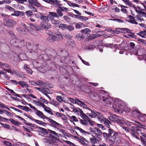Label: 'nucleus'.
<instances>
[{
	"label": "nucleus",
	"instance_id": "nucleus-22",
	"mask_svg": "<svg viewBox=\"0 0 146 146\" xmlns=\"http://www.w3.org/2000/svg\"><path fill=\"white\" fill-rule=\"evenodd\" d=\"M116 122H117L121 125H123L124 123V121L123 118L121 117H117L116 119Z\"/></svg>",
	"mask_w": 146,
	"mask_h": 146
},
{
	"label": "nucleus",
	"instance_id": "nucleus-14",
	"mask_svg": "<svg viewBox=\"0 0 146 146\" xmlns=\"http://www.w3.org/2000/svg\"><path fill=\"white\" fill-rule=\"evenodd\" d=\"M13 13H12L11 15L12 16H15L17 17H18L19 16H23L24 15V13L23 12L16 11H15H15L13 12Z\"/></svg>",
	"mask_w": 146,
	"mask_h": 146
},
{
	"label": "nucleus",
	"instance_id": "nucleus-50",
	"mask_svg": "<svg viewBox=\"0 0 146 146\" xmlns=\"http://www.w3.org/2000/svg\"><path fill=\"white\" fill-rule=\"evenodd\" d=\"M68 117L70 119H72L73 120V121H74L77 122L78 121V120L77 119V118L75 116H69Z\"/></svg>",
	"mask_w": 146,
	"mask_h": 146
},
{
	"label": "nucleus",
	"instance_id": "nucleus-45",
	"mask_svg": "<svg viewBox=\"0 0 146 146\" xmlns=\"http://www.w3.org/2000/svg\"><path fill=\"white\" fill-rule=\"evenodd\" d=\"M60 133L59 135L61 137H63L65 135L66 132L65 130L61 129L59 131Z\"/></svg>",
	"mask_w": 146,
	"mask_h": 146
},
{
	"label": "nucleus",
	"instance_id": "nucleus-52",
	"mask_svg": "<svg viewBox=\"0 0 146 146\" xmlns=\"http://www.w3.org/2000/svg\"><path fill=\"white\" fill-rule=\"evenodd\" d=\"M116 116L115 117H112L111 116H109L108 119L110 121L114 122H116Z\"/></svg>",
	"mask_w": 146,
	"mask_h": 146
},
{
	"label": "nucleus",
	"instance_id": "nucleus-58",
	"mask_svg": "<svg viewBox=\"0 0 146 146\" xmlns=\"http://www.w3.org/2000/svg\"><path fill=\"white\" fill-rule=\"evenodd\" d=\"M80 110H81L80 108H78V110L77 109L74 108L73 109V111L74 113H77L79 115L80 114L79 113H80Z\"/></svg>",
	"mask_w": 146,
	"mask_h": 146
},
{
	"label": "nucleus",
	"instance_id": "nucleus-5",
	"mask_svg": "<svg viewBox=\"0 0 146 146\" xmlns=\"http://www.w3.org/2000/svg\"><path fill=\"white\" fill-rule=\"evenodd\" d=\"M118 136V133H114L113 135L108 137L109 139L113 142L117 143L120 141V139H117Z\"/></svg>",
	"mask_w": 146,
	"mask_h": 146
},
{
	"label": "nucleus",
	"instance_id": "nucleus-51",
	"mask_svg": "<svg viewBox=\"0 0 146 146\" xmlns=\"http://www.w3.org/2000/svg\"><path fill=\"white\" fill-rule=\"evenodd\" d=\"M38 128L41 130V131H42V132H41L42 133L46 134V133H47V130L46 129H45L44 128H43L42 127H39Z\"/></svg>",
	"mask_w": 146,
	"mask_h": 146
},
{
	"label": "nucleus",
	"instance_id": "nucleus-57",
	"mask_svg": "<svg viewBox=\"0 0 146 146\" xmlns=\"http://www.w3.org/2000/svg\"><path fill=\"white\" fill-rule=\"evenodd\" d=\"M96 34H92L90 35L89 37V40H93L96 38Z\"/></svg>",
	"mask_w": 146,
	"mask_h": 146
},
{
	"label": "nucleus",
	"instance_id": "nucleus-34",
	"mask_svg": "<svg viewBox=\"0 0 146 146\" xmlns=\"http://www.w3.org/2000/svg\"><path fill=\"white\" fill-rule=\"evenodd\" d=\"M85 140V138L83 137H80V139H79V141L83 145L87 146L88 144L86 143Z\"/></svg>",
	"mask_w": 146,
	"mask_h": 146
},
{
	"label": "nucleus",
	"instance_id": "nucleus-41",
	"mask_svg": "<svg viewBox=\"0 0 146 146\" xmlns=\"http://www.w3.org/2000/svg\"><path fill=\"white\" fill-rule=\"evenodd\" d=\"M50 103L54 106L57 107L60 105V103L57 102L56 100H53Z\"/></svg>",
	"mask_w": 146,
	"mask_h": 146
},
{
	"label": "nucleus",
	"instance_id": "nucleus-6",
	"mask_svg": "<svg viewBox=\"0 0 146 146\" xmlns=\"http://www.w3.org/2000/svg\"><path fill=\"white\" fill-rule=\"evenodd\" d=\"M4 23L5 26L11 28L13 27L14 21L11 19H4Z\"/></svg>",
	"mask_w": 146,
	"mask_h": 146
},
{
	"label": "nucleus",
	"instance_id": "nucleus-56",
	"mask_svg": "<svg viewBox=\"0 0 146 146\" xmlns=\"http://www.w3.org/2000/svg\"><path fill=\"white\" fill-rule=\"evenodd\" d=\"M34 27L38 31H40L42 29V27L39 25H35V26H34Z\"/></svg>",
	"mask_w": 146,
	"mask_h": 146
},
{
	"label": "nucleus",
	"instance_id": "nucleus-64",
	"mask_svg": "<svg viewBox=\"0 0 146 146\" xmlns=\"http://www.w3.org/2000/svg\"><path fill=\"white\" fill-rule=\"evenodd\" d=\"M57 100L60 102L61 103L63 101L62 98L60 96H58L56 97Z\"/></svg>",
	"mask_w": 146,
	"mask_h": 146
},
{
	"label": "nucleus",
	"instance_id": "nucleus-11",
	"mask_svg": "<svg viewBox=\"0 0 146 146\" xmlns=\"http://www.w3.org/2000/svg\"><path fill=\"white\" fill-rule=\"evenodd\" d=\"M40 24L44 29H48L51 27V24L48 22H41Z\"/></svg>",
	"mask_w": 146,
	"mask_h": 146
},
{
	"label": "nucleus",
	"instance_id": "nucleus-7",
	"mask_svg": "<svg viewBox=\"0 0 146 146\" xmlns=\"http://www.w3.org/2000/svg\"><path fill=\"white\" fill-rule=\"evenodd\" d=\"M29 82L31 85L36 86L38 85L40 87H43L44 86L45 84L42 81L39 80L38 82H35L33 80L29 81Z\"/></svg>",
	"mask_w": 146,
	"mask_h": 146
},
{
	"label": "nucleus",
	"instance_id": "nucleus-47",
	"mask_svg": "<svg viewBox=\"0 0 146 146\" xmlns=\"http://www.w3.org/2000/svg\"><path fill=\"white\" fill-rule=\"evenodd\" d=\"M9 120L11 122L16 125H18L20 124V122L15 121L12 119H9Z\"/></svg>",
	"mask_w": 146,
	"mask_h": 146
},
{
	"label": "nucleus",
	"instance_id": "nucleus-48",
	"mask_svg": "<svg viewBox=\"0 0 146 146\" xmlns=\"http://www.w3.org/2000/svg\"><path fill=\"white\" fill-rule=\"evenodd\" d=\"M74 27L71 25H68L67 28L66 29H67L69 31H71L74 30Z\"/></svg>",
	"mask_w": 146,
	"mask_h": 146
},
{
	"label": "nucleus",
	"instance_id": "nucleus-49",
	"mask_svg": "<svg viewBox=\"0 0 146 146\" xmlns=\"http://www.w3.org/2000/svg\"><path fill=\"white\" fill-rule=\"evenodd\" d=\"M140 138L142 143L146 146V139L143 137L140 136Z\"/></svg>",
	"mask_w": 146,
	"mask_h": 146
},
{
	"label": "nucleus",
	"instance_id": "nucleus-2",
	"mask_svg": "<svg viewBox=\"0 0 146 146\" xmlns=\"http://www.w3.org/2000/svg\"><path fill=\"white\" fill-rule=\"evenodd\" d=\"M91 137H90L89 141L92 145L98 143L102 140V139L93 134L91 135Z\"/></svg>",
	"mask_w": 146,
	"mask_h": 146
},
{
	"label": "nucleus",
	"instance_id": "nucleus-19",
	"mask_svg": "<svg viewBox=\"0 0 146 146\" xmlns=\"http://www.w3.org/2000/svg\"><path fill=\"white\" fill-rule=\"evenodd\" d=\"M51 23L54 26L59 27V26L61 23L58 20H51Z\"/></svg>",
	"mask_w": 146,
	"mask_h": 146
},
{
	"label": "nucleus",
	"instance_id": "nucleus-26",
	"mask_svg": "<svg viewBox=\"0 0 146 146\" xmlns=\"http://www.w3.org/2000/svg\"><path fill=\"white\" fill-rule=\"evenodd\" d=\"M24 68L25 69L27 72L30 74H32L33 73V71L28 66L27 64H25L24 66Z\"/></svg>",
	"mask_w": 146,
	"mask_h": 146
},
{
	"label": "nucleus",
	"instance_id": "nucleus-46",
	"mask_svg": "<svg viewBox=\"0 0 146 146\" xmlns=\"http://www.w3.org/2000/svg\"><path fill=\"white\" fill-rule=\"evenodd\" d=\"M145 33V31H141L137 33V34L141 37H144L146 35Z\"/></svg>",
	"mask_w": 146,
	"mask_h": 146
},
{
	"label": "nucleus",
	"instance_id": "nucleus-59",
	"mask_svg": "<svg viewBox=\"0 0 146 146\" xmlns=\"http://www.w3.org/2000/svg\"><path fill=\"white\" fill-rule=\"evenodd\" d=\"M29 7L31 11L34 12L37 11V9L35 7L31 5H30L29 6Z\"/></svg>",
	"mask_w": 146,
	"mask_h": 146
},
{
	"label": "nucleus",
	"instance_id": "nucleus-27",
	"mask_svg": "<svg viewBox=\"0 0 146 146\" xmlns=\"http://www.w3.org/2000/svg\"><path fill=\"white\" fill-rule=\"evenodd\" d=\"M41 19L42 21V22H48L49 21V19L48 16H46L44 15L43 14L42 16Z\"/></svg>",
	"mask_w": 146,
	"mask_h": 146
},
{
	"label": "nucleus",
	"instance_id": "nucleus-3",
	"mask_svg": "<svg viewBox=\"0 0 146 146\" xmlns=\"http://www.w3.org/2000/svg\"><path fill=\"white\" fill-rule=\"evenodd\" d=\"M19 26L20 27L17 28V31L21 33L26 34V31L28 29L27 26L23 23H21Z\"/></svg>",
	"mask_w": 146,
	"mask_h": 146
},
{
	"label": "nucleus",
	"instance_id": "nucleus-25",
	"mask_svg": "<svg viewBox=\"0 0 146 146\" xmlns=\"http://www.w3.org/2000/svg\"><path fill=\"white\" fill-rule=\"evenodd\" d=\"M80 33L83 34L88 35L91 33L90 30L88 28H86L80 31Z\"/></svg>",
	"mask_w": 146,
	"mask_h": 146
},
{
	"label": "nucleus",
	"instance_id": "nucleus-62",
	"mask_svg": "<svg viewBox=\"0 0 146 146\" xmlns=\"http://www.w3.org/2000/svg\"><path fill=\"white\" fill-rule=\"evenodd\" d=\"M83 103V102H82L79 100L77 99H75V103H76L77 104L81 106L82 104Z\"/></svg>",
	"mask_w": 146,
	"mask_h": 146
},
{
	"label": "nucleus",
	"instance_id": "nucleus-39",
	"mask_svg": "<svg viewBox=\"0 0 146 146\" xmlns=\"http://www.w3.org/2000/svg\"><path fill=\"white\" fill-rule=\"evenodd\" d=\"M104 121L105 124L106 126L108 128L110 127V124H111V122L107 119H104Z\"/></svg>",
	"mask_w": 146,
	"mask_h": 146
},
{
	"label": "nucleus",
	"instance_id": "nucleus-60",
	"mask_svg": "<svg viewBox=\"0 0 146 146\" xmlns=\"http://www.w3.org/2000/svg\"><path fill=\"white\" fill-rule=\"evenodd\" d=\"M42 15L43 14H42L41 13H35V16L36 18H40L41 19Z\"/></svg>",
	"mask_w": 146,
	"mask_h": 146
},
{
	"label": "nucleus",
	"instance_id": "nucleus-33",
	"mask_svg": "<svg viewBox=\"0 0 146 146\" xmlns=\"http://www.w3.org/2000/svg\"><path fill=\"white\" fill-rule=\"evenodd\" d=\"M74 128L76 130H78L83 135H85L86 131L81 128L75 126L74 127Z\"/></svg>",
	"mask_w": 146,
	"mask_h": 146
},
{
	"label": "nucleus",
	"instance_id": "nucleus-31",
	"mask_svg": "<svg viewBox=\"0 0 146 146\" xmlns=\"http://www.w3.org/2000/svg\"><path fill=\"white\" fill-rule=\"evenodd\" d=\"M14 73L18 77L21 78H23L24 77V76L23 74L19 73L17 70L13 71Z\"/></svg>",
	"mask_w": 146,
	"mask_h": 146
},
{
	"label": "nucleus",
	"instance_id": "nucleus-8",
	"mask_svg": "<svg viewBox=\"0 0 146 146\" xmlns=\"http://www.w3.org/2000/svg\"><path fill=\"white\" fill-rule=\"evenodd\" d=\"M94 128L96 131V132H95L92 130L91 131V133L102 139V136L101 135L102 134V132L97 127H95Z\"/></svg>",
	"mask_w": 146,
	"mask_h": 146
},
{
	"label": "nucleus",
	"instance_id": "nucleus-53",
	"mask_svg": "<svg viewBox=\"0 0 146 146\" xmlns=\"http://www.w3.org/2000/svg\"><path fill=\"white\" fill-rule=\"evenodd\" d=\"M8 68V69L5 70V71L12 75L13 74H14V72L12 70L11 67L9 66Z\"/></svg>",
	"mask_w": 146,
	"mask_h": 146
},
{
	"label": "nucleus",
	"instance_id": "nucleus-15",
	"mask_svg": "<svg viewBox=\"0 0 146 146\" xmlns=\"http://www.w3.org/2000/svg\"><path fill=\"white\" fill-rule=\"evenodd\" d=\"M47 119L48 121L51 124L52 126L56 128H57V126L58 125V123L48 117H47Z\"/></svg>",
	"mask_w": 146,
	"mask_h": 146
},
{
	"label": "nucleus",
	"instance_id": "nucleus-63",
	"mask_svg": "<svg viewBox=\"0 0 146 146\" xmlns=\"http://www.w3.org/2000/svg\"><path fill=\"white\" fill-rule=\"evenodd\" d=\"M3 144L7 146H11L12 145V144L10 143L7 141H5L3 142Z\"/></svg>",
	"mask_w": 146,
	"mask_h": 146
},
{
	"label": "nucleus",
	"instance_id": "nucleus-17",
	"mask_svg": "<svg viewBox=\"0 0 146 146\" xmlns=\"http://www.w3.org/2000/svg\"><path fill=\"white\" fill-rule=\"evenodd\" d=\"M80 115L83 119H86L87 120L89 119V117L85 114L84 113L83 111L82 110L80 111Z\"/></svg>",
	"mask_w": 146,
	"mask_h": 146
},
{
	"label": "nucleus",
	"instance_id": "nucleus-28",
	"mask_svg": "<svg viewBox=\"0 0 146 146\" xmlns=\"http://www.w3.org/2000/svg\"><path fill=\"white\" fill-rule=\"evenodd\" d=\"M139 118L142 121H146V115L141 113Z\"/></svg>",
	"mask_w": 146,
	"mask_h": 146
},
{
	"label": "nucleus",
	"instance_id": "nucleus-43",
	"mask_svg": "<svg viewBox=\"0 0 146 146\" xmlns=\"http://www.w3.org/2000/svg\"><path fill=\"white\" fill-rule=\"evenodd\" d=\"M126 5L131 6L133 5L132 3L129 0H122Z\"/></svg>",
	"mask_w": 146,
	"mask_h": 146
},
{
	"label": "nucleus",
	"instance_id": "nucleus-21",
	"mask_svg": "<svg viewBox=\"0 0 146 146\" xmlns=\"http://www.w3.org/2000/svg\"><path fill=\"white\" fill-rule=\"evenodd\" d=\"M47 40L49 41L53 42L54 41H57L56 40V36L54 35H53L51 36H49L47 38Z\"/></svg>",
	"mask_w": 146,
	"mask_h": 146
},
{
	"label": "nucleus",
	"instance_id": "nucleus-35",
	"mask_svg": "<svg viewBox=\"0 0 146 146\" xmlns=\"http://www.w3.org/2000/svg\"><path fill=\"white\" fill-rule=\"evenodd\" d=\"M67 44L68 46L72 47H74L75 46L74 42L72 40H70L67 41Z\"/></svg>",
	"mask_w": 146,
	"mask_h": 146
},
{
	"label": "nucleus",
	"instance_id": "nucleus-37",
	"mask_svg": "<svg viewBox=\"0 0 146 146\" xmlns=\"http://www.w3.org/2000/svg\"><path fill=\"white\" fill-rule=\"evenodd\" d=\"M56 11L58 16V18L60 17H62L63 15V13L62 12V11L59 8L58 9H56Z\"/></svg>",
	"mask_w": 146,
	"mask_h": 146
},
{
	"label": "nucleus",
	"instance_id": "nucleus-42",
	"mask_svg": "<svg viewBox=\"0 0 146 146\" xmlns=\"http://www.w3.org/2000/svg\"><path fill=\"white\" fill-rule=\"evenodd\" d=\"M18 84L21 85L22 87H27L28 86V85L25 82L23 81H20L18 82Z\"/></svg>",
	"mask_w": 146,
	"mask_h": 146
},
{
	"label": "nucleus",
	"instance_id": "nucleus-32",
	"mask_svg": "<svg viewBox=\"0 0 146 146\" xmlns=\"http://www.w3.org/2000/svg\"><path fill=\"white\" fill-rule=\"evenodd\" d=\"M119 31L120 33H129L130 31L129 29L127 28H119Z\"/></svg>",
	"mask_w": 146,
	"mask_h": 146
},
{
	"label": "nucleus",
	"instance_id": "nucleus-44",
	"mask_svg": "<svg viewBox=\"0 0 146 146\" xmlns=\"http://www.w3.org/2000/svg\"><path fill=\"white\" fill-rule=\"evenodd\" d=\"M25 14L28 17H31L33 15V12L29 10L26 11L25 12Z\"/></svg>",
	"mask_w": 146,
	"mask_h": 146
},
{
	"label": "nucleus",
	"instance_id": "nucleus-16",
	"mask_svg": "<svg viewBox=\"0 0 146 146\" xmlns=\"http://www.w3.org/2000/svg\"><path fill=\"white\" fill-rule=\"evenodd\" d=\"M36 114L38 116L42 119H44L45 118L47 119L48 117H46L42 112L39 110L37 111L36 112Z\"/></svg>",
	"mask_w": 146,
	"mask_h": 146
},
{
	"label": "nucleus",
	"instance_id": "nucleus-1",
	"mask_svg": "<svg viewBox=\"0 0 146 146\" xmlns=\"http://www.w3.org/2000/svg\"><path fill=\"white\" fill-rule=\"evenodd\" d=\"M102 95H100V97L102 96L103 104L106 106L113 107H114V98L110 97L109 95L104 96L103 93H101Z\"/></svg>",
	"mask_w": 146,
	"mask_h": 146
},
{
	"label": "nucleus",
	"instance_id": "nucleus-10",
	"mask_svg": "<svg viewBox=\"0 0 146 146\" xmlns=\"http://www.w3.org/2000/svg\"><path fill=\"white\" fill-rule=\"evenodd\" d=\"M49 20L51 21V20H54L55 17L58 18L57 14L53 12H49L48 15Z\"/></svg>",
	"mask_w": 146,
	"mask_h": 146
},
{
	"label": "nucleus",
	"instance_id": "nucleus-55",
	"mask_svg": "<svg viewBox=\"0 0 146 146\" xmlns=\"http://www.w3.org/2000/svg\"><path fill=\"white\" fill-rule=\"evenodd\" d=\"M68 4L70 6L76 7H79V5L74 3L69 2V3Z\"/></svg>",
	"mask_w": 146,
	"mask_h": 146
},
{
	"label": "nucleus",
	"instance_id": "nucleus-12",
	"mask_svg": "<svg viewBox=\"0 0 146 146\" xmlns=\"http://www.w3.org/2000/svg\"><path fill=\"white\" fill-rule=\"evenodd\" d=\"M28 2L30 5H33L36 7H39L41 5L37 0H28Z\"/></svg>",
	"mask_w": 146,
	"mask_h": 146
},
{
	"label": "nucleus",
	"instance_id": "nucleus-23",
	"mask_svg": "<svg viewBox=\"0 0 146 146\" xmlns=\"http://www.w3.org/2000/svg\"><path fill=\"white\" fill-rule=\"evenodd\" d=\"M43 108L46 112L48 113L51 115L53 114V113L51 111V109L48 107L44 105H43Z\"/></svg>",
	"mask_w": 146,
	"mask_h": 146
},
{
	"label": "nucleus",
	"instance_id": "nucleus-40",
	"mask_svg": "<svg viewBox=\"0 0 146 146\" xmlns=\"http://www.w3.org/2000/svg\"><path fill=\"white\" fill-rule=\"evenodd\" d=\"M67 25L61 23L59 26V28L62 30H65L67 29Z\"/></svg>",
	"mask_w": 146,
	"mask_h": 146
},
{
	"label": "nucleus",
	"instance_id": "nucleus-18",
	"mask_svg": "<svg viewBox=\"0 0 146 146\" xmlns=\"http://www.w3.org/2000/svg\"><path fill=\"white\" fill-rule=\"evenodd\" d=\"M50 2H51V4L54 7H58L61 6V4L60 2L56 0H52V1L50 0Z\"/></svg>",
	"mask_w": 146,
	"mask_h": 146
},
{
	"label": "nucleus",
	"instance_id": "nucleus-29",
	"mask_svg": "<svg viewBox=\"0 0 146 146\" xmlns=\"http://www.w3.org/2000/svg\"><path fill=\"white\" fill-rule=\"evenodd\" d=\"M49 131L51 134V135L55 138L57 139L59 137L55 131L50 130H49Z\"/></svg>",
	"mask_w": 146,
	"mask_h": 146
},
{
	"label": "nucleus",
	"instance_id": "nucleus-61",
	"mask_svg": "<svg viewBox=\"0 0 146 146\" xmlns=\"http://www.w3.org/2000/svg\"><path fill=\"white\" fill-rule=\"evenodd\" d=\"M137 40L138 41H139L140 42H141V43L145 45H146V40L141 39H138Z\"/></svg>",
	"mask_w": 146,
	"mask_h": 146
},
{
	"label": "nucleus",
	"instance_id": "nucleus-20",
	"mask_svg": "<svg viewBox=\"0 0 146 146\" xmlns=\"http://www.w3.org/2000/svg\"><path fill=\"white\" fill-rule=\"evenodd\" d=\"M140 114V112L137 110H134L132 112L133 115L135 118H139Z\"/></svg>",
	"mask_w": 146,
	"mask_h": 146
},
{
	"label": "nucleus",
	"instance_id": "nucleus-13",
	"mask_svg": "<svg viewBox=\"0 0 146 146\" xmlns=\"http://www.w3.org/2000/svg\"><path fill=\"white\" fill-rule=\"evenodd\" d=\"M54 33L56 35V40L57 41L61 40L62 39L63 36L59 31L56 30L54 31Z\"/></svg>",
	"mask_w": 146,
	"mask_h": 146
},
{
	"label": "nucleus",
	"instance_id": "nucleus-24",
	"mask_svg": "<svg viewBox=\"0 0 146 146\" xmlns=\"http://www.w3.org/2000/svg\"><path fill=\"white\" fill-rule=\"evenodd\" d=\"M89 110L90 111V113H87L89 116L92 117H95L98 116L95 111H93L90 109Z\"/></svg>",
	"mask_w": 146,
	"mask_h": 146
},
{
	"label": "nucleus",
	"instance_id": "nucleus-4",
	"mask_svg": "<svg viewBox=\"0 0 146 146\" xmlns=\"http://www.w3.org/2000/svg\"><path fill=\"white\" fill-rule=\"evenodd\" d=\"M124 104V102L122 100L118 98H114V105L117 107L122 109Z\"/></svg>",
	"mask_w": 146,
	"mask_h": 146
},
{
	"label": "nucleus",
	"instance_id": "nucleus-30",
	"mask_svg": "<svg viewBox=\"0 0 146 146\" xmlns=\"http://www.w3.org/2000/svg\"><path fill=\"white\" fill-rule=\"evenodd\" d=\"M129 17L130 19L129 20L130 22L136 25L138 24V23L135 20V19L134 17L132 16L129 15Z\"/></svg>",
	"mask_w": 146,
	"mask_h": 146
},
{
	"label": "nucleus",
	"instance_id": "nucleus-36",
	"mask_svg": "<svg viewBox=\"0 0 146 146\" xmlns=\"http://www.w3.org/2000/svg\"><path fill=\"white\" fill-rule=\"evenodd\" d=\"M80 124L86 126H88V124L87 121L85 119H80Z\"/></svg>",
	"mask_w": 146,
	"mask_h": 146
},
{
	"label": "nucleus",
	"instance_id": "nucleus-9",
	"mask_svg": "<svg viewBox=\"0 0 146 146\" xmlns=\"http://www.w3.org/2000/svg\"><path fill=\"white\" fill-rule=\"evenodd\" d=\"M26 116L29 119H31L32 120L34 121L35 122L43 126H45L47 125V123H46L39 120L33 118L32 116H30L28 115H26Z\"/></svg>",
	"mask_w": 146,
	"mask_h": 146
},
{
	"label": "nucleus",
	"instance_id": "nucleus-38",
	"mask_svg": "<svg viewBox=\"0 0 146 146\" xmlns=\"http://www.w3.org/2000/svg\"><path fill=\"white\" fill-rule=\"evenodd\" d=\"M86 26L85 25H84L82 23H77L75 25L76 28L77 29H80L82 28V27H85Z\"/></svg>",
	"mask_w": 146,
	"mask_h": 146
},
{
	"label": "nucleus",
	"instance_id": "nucleus-54",
	"mask_svg": "<svg viewBox=\"0 0 146 146\" xmlns=\"http://www.w3.org/2000/svg\"><path fill=\"white\" fill-rule=\"evenodd\" d=\"M5 8L9 10V11H11L12 12L15 11V9L11 6H6L5 7Z\"/></svg>",
	"mask_w": 146,
	"mask_h": 146
}]
</instances>
